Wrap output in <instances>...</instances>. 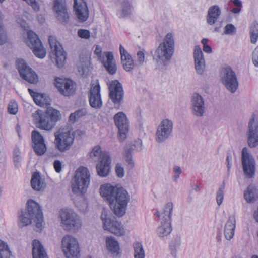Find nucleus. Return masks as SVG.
Masks as SVG:
<instances>
[{"label":"nucleus","mask_w":258,"mask_h":258,"mask_svg":"<svg viewBox=\"0 0 258 258\" xmlns=\"http://www.w3.org/2000/svg\"><path fill=\"white\" fill-rule=\"evenodd\" d=\"M100 193L108 201L114 213L118 217L123 216L129 201L127 192L123 188H117L109 184L101 185Z\"/></svg>","instance_id":"nucleus-1"},{"label":"nucleus","mask_w":258,"mask_h":258,"mask_svg":"<svg viewBox=\"0 0 258 258\" xmlns=\"http://www.w3.org/2000/svg\"><path fill=\"white\" fill-rule=\"evenodd\" d=\"M27 209L22 210L18 214V225L22 228L29 225L33 221L35 223V230L40 231L44 227V220L42 210L39 205L32 200L27 201Z\"/></svg>","instance_id":"nucleus-2"},{"label":"nucleus","mask_w":258,"mask_h":258,"mask_svg":"<svg viewBox=\"0 0 258 258\" xmlns=\"http://www.w3.org/2000/svg\"><path fill=\"white\" fill-rule=\"evenodd\" d=\"M174 49L173 35L171 33H168L156 49L154 59L160 64L167 66L173 55Z\"/></svg>","instance_id":"nucleus-3"},{"label":"nucleus","mask_w":258,"mask_h":258,"mask_svg":"<svg viewBox=\"0 0 258 258\" xmlns=\"http://www.w3.org/2000/svg\"><path fill=\"white\" fill-rule=\"evenodd\" d=\"M33 120L36 126L41 129L50 131L60 119L61 114L57 110L53 108H49L46 112L41 110H37L32 114Z\"/></svg>","instance_id":"nucleus-4"},{"label":"nucleus","mask_w":258,"mask_h":258,"mask_svg":"<svg viewBox=\"0 0 258 258\" xmlns=\"http://www.w3.org/2000/svg\"><path fill=\"white\" fill-rule=\"evenodd\" d=\"M90 175L87 168L79 167L71 181L72 192L76 195L85 193L90 183Z\"/></svg>","instance_id":"nucleus-5"},{"label":"nucleus","mask_w":258,"mask_h":258,"mask_svg":"<svg viewBox=\"0 0 258 258\" xmlns=\"http://www.w3.org/2000/svg\"><path fill=\"white\" fill-rule=\"evenodd\" d=\"M54 144L60 152L69 150L74 141V132L68 128H60L55 133Z\"/></svg>","instance_id":"nucleus-6"},{"label":"nucleus","mask_w":258,"mask_h":258,"mask_svg":"<svg viewBox=\"0 0 258 258\" xmlns=\"http://www.w3.org/2000/svg\"><path fill=\"white\" fill-rule=\"evenodd\" d=\"M62 227L67 231L76 232L82 225L80 217L72 210L63 209L60 212Z\"/></svg>","instance_id":"nucleus-7"},{"label":"nucleus","mask_w":258,"mask_h":258,"mask_svg":"<svg viewBox=\"0 0 258 258\" xmlns=\"http://www.w3.org/2000/svg\"><path fill=\"white\" fill-rule=\"evenodd\" d=\"M221 81L225 87L231 93H234L238 87V81L235 71L229 66L221 68Z\"/></svg>","instance_id":"nucleus-8"},{"label":"nucleus","mask_w":258,"mask_h":258,"mask_svg":"<svg viewBox=\"0 0 258 258\" xmlns=\"http://www.w3.org/2000/svg\"><path fill=\"white\" fill-rule=\"evenodd\" d=\"M101 219L103 223V229L117 236H122L125 234V230L122 224L117 221L114 217H109L108 211L105 208L102 209Z\"/></svg>","instance_id":"nucleus-9"},{"label":"nucleus","mask_w":258,"mask_h":258,"mask_svg":"<svg viewBox=\"0 0 258 258\" xmlns=\"http://www.w3.org/2000/svg\"><path fill=\"white\" fill-rule=\"evenodd\" d=\"M62 250L67 258H79L80 249L77 239L69 235L64 236L61 241Z\"/></svg>","instance_id":"nucleus-10"},{"label":"nucleus","mask_w":258,"mask_h":258,"mask_svg":"<svg viewBox=\"0 0 258 258\" xmlns=\"http://www.w3.org/2000/svg\"><path fill=\"white\" fill-rule=\"evenodd\" d=\"M242 167L246 178H252L255 172V161L253 156L248 152L246 148H243L241 154Z\"/></svg>","instance_id":"nucleus-11"},{"label":"nucleus","mask_w":258,"mask_h":258,"mask_svg":"<svg viewBox=\"0 0 258 258\" xmlns=\"http://www.w3.org/2000/svg\"><path fill=\"white\" fill-rule=\"evenodd\" d=\"M173 128V123L172 120L163 119L158 126L155 133V140L161 143L167 140L171 135Z\"/></svg>","instance_id":"nucleus-12"},{"label":"nucleus","mask_w":258,"mask_h":258,"mask_svg":"<svg viewBox=\"0 0 258 258\" xmlns=\"http://www.w3.org/2000/svg\"><path fill=\"white\" fill-rule=\"evenodd\" d=\"M27 35V44L35 55L40 58H44L46 54V50L37 35L31 31L28 32Z\"/></svg>","instance_id":"nucleus-13"},{"label":"nucleus","mask_w":258,"mask_h":258,"mask_svg":"<svg viewBox=\"0 0 258 258\" xmlns=\"http://www.w3.org/2000/svg\"><path fill=\"white\" fill-rule=\"evenodd\" d=\"M109 97L115 105L118 106L123 102L124 91L122 84L118 80H113L108 84Z\"/></svg>","instance_id":"nucleus-14"},{"label":"nucleus","mask_w":258,"mask_h":258,"mask_svg":"<svg viewBox=\"0 0 258 258\" xmlns=\"http://www.w3.org/2000/svg\"><path fill=\"white\" fill-rule=\"evenodd\" d=\"M94 53L110 74L114 75L116 73L117 67L111 52H105L106 60H105L104 56H102V49L99 46H96Z\"/></svg>","instance_id":"nucleus-15"},{"label":"nucleus","mask_w":258,"mask_h":258,"mask_svg":"<svg viewBox=\"0 0 258 258\" xmlns=\"http://www.w3.org/2000/svg\"><path fill=\"white\" fill-rule=\"evenodd\" d=\"M54 84L60 93L64 96H72L76 91L75 83L70 79L56 78Z\"/></svg>","instance_id":"nucleus-16"},{"label":"nucleus","mask_w":258,"mask_h":258,"mask_svg":"<svg viewBox=\"0 0 258 258\" xmlns=\"http://www.w3.org/2000/svg\"><path fill=\"white\" fill-rule=\"evenodd\" d=\"M115 124L118 129V138L124 141L128 132V122L126 115L123 112H119L114 116Z\"/></svg>","instance_id":"nucleus-17"},{"label":"nucleus","mask_w":258,"mask_h":258,"mask_svg":"<svg viewBox=\"0 0 258 258\" xmlns=\"http://www.w3.org/2000/svg\"><path fill=\"white\" fill-rule=\"evenodd\" d=\"M48 41L51 51L55 54L57 65L58 67H62L67 58L66 52L54 37L49 36Z\"/></svg>","instance_id":"nucleus-18"},{"label":"nucleus","mask_w":258,"mask_h":258,"mask_svg":"<svg viewBox=\"0 0 258 258\" xmlns=\"http://www.w3.org/2000/svg\"><path fill=\"white\" fill-rule=\"evenodd\" d=\"M248 144L250 148L258 145V116L253 115L250 119L247 131Z\"/></svg>","instance_id":"nucleus-19"},{"label":"nucleus","mask_w":258,"mask_h":258,"mask_svg":"<svg viewBox=\"0 0 258 258\" xmlns=\"http://www.w3.org/2000/svg\"><path fill=\"white\" fill-rule=\"evenodd\" d=\"M89 102L90 106L95 109H99L102 107L103 102L100 93V87L98 82L92 84L88 93Z\"/></svg>","instance_id":"nucleus-20"},{"label":"nucleus","mask_w":258,"mask_h":258,"mask_svg":"<svg viewBox=\"0 0 258 258\" xmlns=\"http://www.w3.org/2000/svg\"><path fill=\"white\" fill-rule=\"evenodd\" d=\"M17 66L21 76L24 79L32 84L37 82L38 79L37 74L26 64L24 60L18 59Z\"/></svg>","instance_id":"nucleus-21"},{"label":"nucleus","mask_w":258,"mask_h":258,"mask_svg":"<svg viewBox=\"0 0 258 258\" xmlns=\"http://www.w3.org/2000/svg\"><path fill=\"white\" fill-rule=\"evenodd\" d=\"M191 111L193 115L203 117L206 111L204 100L198 93L193 94L191 99Z\"/></svg>","instance_id":"nucleus-22"},{"label":"nucleus","mask_w":258,"mask_h":258,"mask_svg":"<svg viewBox=\"0 0 258 258\" xmlns=\"http://www.w3.org/2000/svg\"><path fill=\"white\" fill-rule=\"evenodd\" d=\"M53 8L57 19L62 24L67 23L69 21V16L68 13L66 0H54Z\"/></svg>","instance_id":"nucleus-23"},{"label":"nucleus","mask_w":258,"mask_h":258,"mask_svg":"<svg viewBox=\"0 0 258 258\" xmlns=\"http://www.w3.org/2000/svg\"><path fill=\"white\" fill-rule=\"evenodd\" d=\"M194 64L196 73L198 75H203L205 71V60L204 54L199 45L194 48Z\"/></svg>","instance_id":"nucleus-24"},{"label":"nucleus","mask_w":258,"mask_h":258,"mask_svg":"<svg viewBox=\"0 0 258 258\" xmlns=\"http://www.w3.org/2000/svg\"><path fill=\"white\" fill-rule=\"evenodd\" d=\"M32 140L36 154L39 156L44 154L46 151V146L43 136L38 131L34 130L32 132Z\"/></svg>","instance_id":"nucleus-25"},{"label":"nucleus","mask_w":258,"mask_h":258,"mask_svg":"<svg viewBox=\"0 0 258 258\" xmlns=\"http://www.w3.org/2000/svg\"><path fill=\"white\" fill-rule=\"evenodd\" d=\"M75 14L80 22H85L89 16V11L86 3L84 0H74Z\"/></svg>","instance_id":"nucleus-26"},{"label":"nucleus","mask_w":258,"mask_h":258,"mask_svg":"<svg viewBox=\"0 0 258 258\" xmlns=\"http://www.w3.org/2000/svg\"><path fill=\"white\" fill-rule=\"evenodd\" d=\"M103 158L96 165V168L98 175L101 177H107L110 171L111 160L109 153H104Z\"/></svg>","instance_id":"nucleus-27"},{"label":"nucleus","mask_w":258,"mask_h":258,"mask_svg":"<svg viewBox=\"0 0 258 258\" xmlns=\"http://www.w3.org/2000/svg\"><path fill=\"white\" fill-rule=\"evenodd\" d=\"M119 50L121 62L124 69L127 72L131 71L135 66L133 59L122 45L119 46Z\"/></svg>","instance_id":"nucleus-28"},{"label":"nucleus","mask_w":258,"mask_h":258,"mask_svg":"<svg viewBox=\"0 0 258 258\" xmlns=\"http://www.w3.org/2000/svg\"><path fill=\"white\" fill-rule=\"evenodd\" d=\"M173 208V203L172 202H168L164 206L163 212H160L157 211L155 214L160 218L161 222H171Z\"/></svg>","instance_id":"nucleus-29"},{"label":"nucleus","mask_w":258,"mask_h":258,"mask_svg":"<svg viewBox=\"0 0 258 258\" xmlns=\"http://www.w3.org/2000/svg\"><path fill=\"white\" fill-rule=\"evenodd\" d=\"M221 14V10L217 5L210 7L208 11L207 22L210 25H213L220 17Z\"/></svg>","instance_id":"nucleus-30"},{"label":"nucleus","mask_w":258,"mask_h":258,"mask_svg":"<svg viewBox=\"0 0 258 258\" xmlns=\"http://www.w3.org/2000/svg\"><path fill=\"white\" fill-rule=\"evenodd\" d=\"M32 247L33 258H48L43 246L38 240L33 241Z\"/></svg>","instance_id":"nucleus-31"},{"label":"nucleus","mask_w":258,"mask_h":258,"mask_svg":"<svg viewBox=\"0 0 258 258\" xmlns=\"http://www.w3.org/2000/svg\"><path fill=\"white\" fill-rule=\"evenodd\" d=\"M235 229V220L234 217L230 216L225 224L224 236L227 240H231L234 236Z\"/></svg>","instance_id":"nucleus-32"},{"label":"nucleus","mask_w":258,"mask_h":258,"mask_svg":"<svg viewBox=\"0 0 258 258\" xmlns=\"http://www.w3.org/2000/svg\"><path fill=\"white\" fill-rule=\"evenodd\" d=\"M32 187L36 191H41L45 187V183L42 180L39 172H34L31 180Z\"/></svg>","instance_id":"nucleus-33"},{"label":"nucleus","mask_w":258,"mask_h":258,"mask_svg":"<svg viewBox=\"0 0 258 258\" xmlns=\"http://www.w3.org/2000/svg\"><path fill=\"white\" fill-rule=\"evenodd\" d=\"M245 200L248 202H253L258 199V190L255 185L248 186L244 194Z\"/></svg>","instance_id":"nucleus-34"},{"label":"nucleus","mask_w":258,"mask_h":258,"mask_svg":"<svg viewBox=\"0 0 258 258\" xmlns=\"http://www.w3.org/2000/svg\"><path fill=\"white\" fill-rule=\"evenodd\" d=\"M161 225L157 229V234L161 238L167 237L172 231L171 222H161Z\"/></svg>","instance_id":"nucleus-35"},{"label":"nucleus","mask_w":258,"mask_h":258,"mask_svg":"<svg viewBox=\"0 0 258 258\" xmlns=\"http://www.w3.org/2000/svg\"><path fill=\"white\" fill-rule=\"evenodd\" d=\"M106 245L108 251L114 255L119 253V246L118 242L112 237L106 238Z\"/></svg>","instance_id":"nucleus-36"},{"label":"nucleus","mask_w":258,"mask_h":258,"mask_svg":"<svg viewBox=\"0 0 258 258\" xmlns=\"http://www.w3.org/2000/svg\"><path fill=\"white\" fill-rule=\"evenodd\" d=\"M90 64V57L88 54H81L78 67L79 69H82L83 72L86 68L89 67Z\"/></svg>","instance_id":"nucleus-37"},{"label":"nucleus","mask_w":258,"mask_h":258,"mask_svg":"<svg viewBox=\"0 0 258 258\" xmlns=\"http://www.w3.org/2000/svg\"><path fill=\"white\" fill-rule=\"evenodd\" d=\"M249 35L250 42L252 44H255L258 39V23L253 22L249 28Z\"/></svg>","instance_id":"nucleus-38"},{"label":"nucleus","mask_w":258,"mask_h":258,"mask_svg":"<svg viewBox=\"0 0 258 258\" xmlns=\"http://www.w3.org/2000/svg\"><path fill=\"white\" fill-rule=\"evenodd\" d=\"M134 250V256L135 258H145V253L143 245L140 242H135L133 244Z\"/></svg>","instance_id":"nucleus-39"},{"label":"nucleus","mask_w":258,"mask_h":258,"mask_svg":"<svg viewBox=\"0 0 258 258\" xmlns=\"http://www.w3.org/2000/svg\"><path fill=\"white\" fill-rule=\"evenodd\" d=\"M87 111L86 108H82L76 110L75 112L72 113L69 116V120L72 123H74L81 117L86 115Z\"/></svg>","instance_id":"nucleus-40"},{"label":"nucleus","mask_w":258,"mask_h":258,"mask_svg":"<svg viewBox=\"0 0 258 258\" xmlns=\"http://www.w3.org/2000/svg\"><path fill=\"white\" fill-rule=\"evenodd\" d=\"M11 252L8 244L0 239V258H10Z\"/></svg>","instance_id":"nucleus-41"},{"label":"nucleus","mask_w":258,"mask_h":258,"mask_svg":"<svg viewBox=\"0 0 258 258\" xmlns=\"http://www.w3.org/2000/svg\"><path fill=\"white\" fill-rule=\"evenodd\" d=\"M131 4L127 1H124L121 4V10L118 12L120 17H125L128 16L131 12Z\"/></svg>","instance_id":"nucleus-42"},{"label":"nucleus","mask_w":258,"mask_h":258,"mask_svg":"<svg viewBox=\"0 0 258 258\" xmlns=\"http://www.w3.org/2000/svg\"><path fill=\"white\" fill-rule=\"evenodd\" d=\"M181 244V239L180 237H176L173 238L170 243V248L171 251V254L173 256H176L178 249Z\"/></svg>","instance_id":"nucleus-43"},{"label":"nucleus","mask_w":258,"mask_h":258,"mask_svg":"<svg viewBox=\"0 0 258 258\" xmlns=\"http://www.w3.org/2000/svg\"><path fill=\"white\" fill-rule=\"evenodd\" d=\"M104 153H108L107 152H102L99 146H95L90 153L91 158H96L101 160L103 158V155Z\"/></svg>","instance_id":"nucleus-44"},{"label":"nucleus","mask_w":258,"mask_h":258,"mask_svg":"<svg viewBox=\"0 0 258 258\" xmlns=\"http://www.w3.org/2000/svg\"><path fill=\"white\" fill-rule=\"evenodd\" d=\"M124 158L125 160L128 167L130 169H132L134 166V162L133 161L132 156V150L131 149H128L125 150L124 153Z\"/></svg>","instance_id":"nucleus-45"},{"label":"nucleus","mask_w":258,"mask_h":258,"mask_svg":"<svg viewBox=\"0 0 258 258\" xmlns=\"http://www.w3.org/2000/svg\"><path fill=\"white\" fill-rule=\"evenodd\" d=\"M225 187L224 185L221 186L217 190L216 193V201L217 204L220 206L224 198V190Z\"/></svg>","instance_id":"nucleus-46"},{"label":"nucleus","mask_w":258,"mask_h":258,"mask_svg":"<svg viewBox=\"0 0 258 258\" xmlns=\"http://www.w3.org/2000/svg\"><path fill=\"white\" fill-rule=\"evenodd\" d=\"M18 104L15 101L12 100L10 102L8 107V111L9 113L12 114H16L18 112Z\"/></svg>","instance_id":"nucleus-47"},{"label":"nucleus","mask_w":258,"mask_h":258,"mask_svg":"<svg viewBox=\"0 0 258 258\" xmlns=\"http://www.w3.org/2000/svg\"><path fill=\"white\" fill-rule=\"evenodd\" d=\"M236 32L235 27L232 24H228L224 27V33L226 35H233Z\"/></svg>","instance_id":"nucleus-48"},{"label":"nucleus","mask_w":258,"mask_h":258,"mask_svg":"<svg viewBox=\"0 0 258 258\" xmlns=\"http://www.w3.org/2000/svg\"><path fill=\"white\" fill-rule=\"evenodd\" d=\"M34 101L36 104L40 106L44 105L46 103L44 95L38 93L34 97Z\"/></svg>","instance_id":"nucleus-49"},{"label":"nucleus","mask_w":258,"mask_h":258,"mask_svg":"<svg viewBox=\"0 0 258 258\" xmlns=\"http://www.w3.org/2000/svg\"><path fill=\"white\" fill-rule=\"evenodd\" d=\"M173 170L175 174L172 176V180L174 182H176L179 179L182 171L181 168L178 166H174L173 168Z\"/></svg>","instance_id":"nucleus-50"},{"label":"nucleus","mask_w":258,"mask_h":258,"mask_svg":"<svg viewBox=\"0 0 258 258\" xmlns=\"http://www.w3.org/2000/svg\"><path fill=\"white\" fill-rule=\"evenodd\" d=\"M145 53L142 51H139L137 53L136 62L137 64L143 65L145 61Z\"/></svg>","instance_id":"nucleus-51"},{"label":"nucleus","mask_w":258,"mask_h":258,"mask_svg":"<svg viewBox=\"0 0 258 258\" xmlns=\"http://www.w3.org/2000/svg\"><path fill=\"white\" fill-rule=\"evenodd\" d=\"M79 37L84 39H88L90 37V32L89 30L85 29H79L77 32Z\"/></svg>","instance_id":"nucleus-52"},{"label":"nucleus","mask_w":258,"mask_h":258,"mask_svg":"<svg viewBox=\"0 0 258 258\" xmlns=\"http://www.w3.org/2000/svg\"><path fill=\"white\" fill-rule=\"evenodd\" d=\"M115 172L118 177L121 178L124 175V169L120 164L116 165Z\"/></svg>","instance_id":"nucleus-53"},{"label":"nucleus","mask_w":258,"mask_h":258,"mask_svg":"<svg viewBox=\"0 0 258 258\" xmlns=\"http://www.w3.org/2000/svg\"><path fill=\"white\" fill-rule=\"evenodd\" d=\"M252 62L255 67H258V46L254 49L252 53Z\"/></svg>","instance_id":"nucleus-54"},{"label":"nucleus","mask_w":258,"mask_h":258,"mask_svg":"<svg viewBox=\"0 0 258 258\" xmlns=\"http://www.w3.org/2000/svg\"><path fill=\"white\" fill-rule=\"evenodd\" d=\"M76 205L82 212H85L87 208V204L85 201H83L81 203H77Z\"/></svg>","instance_id":"nucleus-55"},{"label":"nucleus","mask_w":258,"mask_h":258,"mask_svg":"<svg viewBox=\"0 0 258 258\" xmlns=\"http://www.w3.org/2000/svg\"><path fill=\"white\" fill-rule=\"evenodd\" d=\"M53 166L57 173H60L61 171L62 164L60 161L55 160L53 163Z\"/></svg>","instance_id":"nucleus-56"},{"label":"nucleus","mask_w":258,"mask_h":258,"mask_svg":"<svg viewBox=\"0 0 258 258\" xmlns=\"http://www.w3.org/2000/svg\"><path fill=\"white\" fill-rule=\"evenodd\" d=\"M232 155L230 153L227 154V157H226V162H227V166L228 170L231 168V166L232 165Z\"/></svg>","instance_id":"nucleus-57"},{"label":"nucleus","mask_w":258,"mask_h":258,"mask_svg":"<svg viewBox=\"0 0 258 258\" xmlns=\"http://www.w3.org/2000/svg\"><path fill=\"white\" fill-rule=\"evenodd\" d=\"M203 50L205 52L207 53H211L212 51L211 47L208 45L203 46Z\"/></svg>","instance_id":"nucleus-58"},{"label":"nucleus","mask_w":258,"mask_h":258,"mask_svg":"<svg viewBox=\"0 0 258 258\" xmlns=\"http://www.w3.org/2000/svg\"><path fill=\"white\" fill-rule=\"evenodd\" d=\"M191 186L192 190H195V191L199 192L200 191V187L199 184L192 183L191 184Z\"/></svg>","instance_id":"nucleus-59"},{"label":"nucleus","mask_w":258,"mask_h":258,"mask_svg":"<svg viewBox=\"0 0 258 258\" xmlns=\"http://www.w3.org/2000/svg\"><path fill=\"white\" fill-rule=\"evenodd\" d=\"M17 21L18 23H19L21 26L23 27V28H26V23L25 22V21H23V20H21L20 18H18L17 19Z\"/></svg>","instance_id":"nucleus-60"},{"label":"nucleus","mask_w":258,"mask_h":258,"mask_svg":"<svg viewBox=\"0 0 258 258\" xmlns=\"http://www.w3.org/2000/svg\"><path fill=\"white\" fill-rule=\"evenodd\" d=\"M233 4L236 7L241 8L242 6V4L240 1L239 0H234L233 1Z\"/></svg>","instance_id":"nucleus-61"},{"label":"nucleus","mask_w":258,"mask_h":258,"mask_svg":"<svg viewBox=\"0 0 258 258\" xmlns=\"http://www.w3.org/2000/svg\"><path fill=\"white\" fill-rule=\"evenodd\" d=\"M136 145L138 146V148H137V150L138 151H141L142 149V141H141V140H139V141H137L136 142Z\"/></svg>","instance_id":"nucleus-62"},{"label":"nucleus","mask_w":258,"mask_h":258,"mask_svg":"<svg viewBox=\"0 0 258 258\" xmlns=\"http://www.w3.org/2000/svg\"><path fill=\"white\" fill-rule=\"evenodd\" d=\"M21 160V157L19 155H17L16 153L14 154V162H19Z\"/></svg>","instance_id":"nucleus-63"},{"label":"nucleus","mask_w":258,"mask_h":258,"mask_svg":"<svg viewBox=\"0 0 258 258\" xmlns=\"http://www.w3.org/2000/svg\"><path fill=\"white\" fill-rule=\"evenodd\" d=\"M253 217L255 221L258 222V207L257 210L254 212Z\"/></svg>","instance_id":"nucleus-64"}]
</instances>
